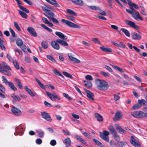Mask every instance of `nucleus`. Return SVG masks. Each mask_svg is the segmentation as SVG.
<instances>
[{"label":"nucleus","mask_w":147,"mask_h":147,"mask_svg":"<svg viewBox=\"0 0 147 147\" xmlns=\"http://www.w3.org/2000/svg\"><path fill=\"white\" fill-rule=\"evenodd\" d=\"M95 83L97 86V88L99 90H106L109 88L108 83L105 80L96 79L95 80Z\"/></svg>","instance_id":"f257e3e1"},{"label":"nucleus","mask_w":147,"mask_h":147,"mask_svg":"<svg viewBox=\"0 0 147 147\" xmlns=\"http://www.w3.org/2000/svg\"><path fill=\"white\" fill-rule=\"evenodd\" d=\"M10 67L5 62L0 63V72L6 74L8 76L11 75L9 70H11Z\"/></svg>","instance_id":"f03ea898"},{"label":"nucleus","mask_w":147,"mask_h":147,"mask_svg":"<svg viewBox=\"0 0 147 147\" xmlns=\"http://www.w3.org/2000/svg\"><path fill=\"white\" fill-rule=\"evenodd\" d=\"M145 113L140 111H137L131 113V115L137 118H142L144 117Z\"/></svg>","instance_id":"7ed1b4c3"},{"label":"nucleus","mask_w":147,"mask_h":147,"mask_svg":"<svg viewBox=\"0 0 147 147\" xmlns=\"http://www.w3.org/2000/svg\"><path fill=\"white\" fill-rule=\"evenodd\" d=\"M61 21L63 23H65L68 26L72 28H80L81 27L77 24L71 22L69 21L66 20L64 19H62Z\"/></svg>","instance_id":"20e7f679"},{"label":"nucleus","mask_w":147,"mask_h":147,"mask_svg":"<svg viewBox=\"0 0 147 147\" xmlns=\"http://www.w3.org/2000/svg\"><path fill=\"white\" fill-rule=\"evenodd\" d=\"M109 135V133L107 131H104L103 133L100 132V137L105 140L106 142H108L109 141L108 136Z\"/></svg>","instance_id":"39448f33"},{"label":"nucleus","mask_w":147,"mask_h":147,"mask_svg":"<svg viewBox=\"0 0 147 147\" xmlns=\"http://www.w3.org/2000/svg\"><path fill=\"white\" fill-rule=\"evenodd\" d=\"M124 22L126 25H128L135 29L137 30L139 28V26L136 25L134 22L131 21L125 20L124 21Z\"/></svg>","instance_id":"423d86ee"},{"label":"nucleus","mask_w":147,"mask_h":147,"mask_svg":"<svg viewBox=\"0 0 147 147\" xmlns=\"http://www.w3.org/2000/svg\"><path fill=\"white\" fill-rule=\"evenodd\" d=\"M123 116L122 113L120 111H118L113 117V120L115 121H118L122 118Z\"/></svg>","instance_id":"0eeeda50"},{"label":"nucleus","mask_w":147,"mask_h":147,"mask_svg":"<svg viewBox=\"0 0 147 147\" xmlns=\"http://www.w3.org/2000/svg\"><path fill=\"white\" fill-rule=\"evenodd\" d=\"M130 141L131 143L135 147H141L140 142L133 136H131V139Z\"/></svg>","instance_id":"6e6552de"},{"label":"nucleus","mask_w":147,"mask_h":147,"mask_svg":"<svg viewBox=\"0 0 147 147\" xmlns=\"http://www.w3.org/2000/svg\"><path fill=\"white\" fill-rule=\"evenodd\" d=\"M46 93L47 96L53 101H55V99H57L58 100H60V98L56 94H53L48 92H46Z\"/></svg>","instance_id":"1a4fd4ad"},{"label":"nucleus","mask_w":147,"mask_h":147,"mask_svg":"<svg viewBox=\"0 0 147 147\" xmlns=\"http://www.w3.org/2000/svg\"><path fill=\"white\" fill-rule=\"evenodd\" d=\"M41 115L42 118L45 119L46 121H51L52 119L49 114L47 112L44 111L41 113Z\"/></svg>","instance_id":"9d476101"},{"label":"nucleus","mask_w":147,"mask_h":147,"mask_svg":"<svg viewBox=\"0 0 147 147\" xmlns=\"http://www.w3.org/2000/svg\"><path fill=\"white\" fill-rule=\"evenodd\" d=\"M132 16L137 20H142L143 18L140 16L139 12L138 11L133 12Z\"/></svg>","instance_id":"9b49d317"},{"label":"nucleus","mask_w":147,"mask_h":147,"mask_svg":"<svg viewBox=\"0 0 147 147\" xmlns=\"http://www.w3.org/2000/svg\"><path fill=\"white\" fill-rule=\"evenodd\" d=\"M27 30L33 36L35 37L37 36V34L33 28L30 26L27 29Z\"/></svg>","instance_id":"f8f14e48"},{"label":"nucleus","mask_w":147,"mask_h":147,"mask_svg":"<svg viewBox=\"0 0 147 147\" xmlns=\"http://www.w3.org/2000/svg\"><path fill=\"white\" fill-rule=\"evenodd\" d=\"M11 110L12 113L16 115H20L22 113L20 110L15 107H13L11 109Z\"/></svg>","instance_id":"ddd939ff"},{"label":"nucleus","mask_w":147,"mask_h":147,"mask_svg":"<svg viewBox=\"0 0 147 147\" xmlns=\"http://www.w3.org/2000/svg\"><path fill=\"white\" fill-rule=\"evenodd\" d=\"M84 90L87 93V97L90 100L93 101L94 99L93 97L94 96V94L90 92V91L86 89H84Z\"/></svg>","instance_id":"4468645a"},{"label":"nucleus","mask_w":147,"mask_h":147,"mask_svg":"<svg viewBox=\"0 0 147 147\" xmlns=\"http://www.w3.org/2000/svg\"><path fill=\"white\" fill-rule=\"evenodd\" d=\"M15 132L14 133V134L16 135V134H17L18 133L20 135H22L23 134V128L20 126H18L16 128Z\"/></svg>","instance_id":"2eb2a0df"},{"label":"nucleus","mask_w":147,"mask_h":147,"mask_svg":"<svg viewBox=\"0 0 147 147\" xmlns=\"http://www.w3.org/2000/svg\"><path fill=\"white\" fill-rule=\"evenodd\" d=\"M51 45L52 47L56 50H59L60 49L59 45L56 41H52L51 42Z\"/></svg>","instance_id":"dca6fc26"},{"label":"nucleus","mask_w":147,"mask_h":147,"mask_svg":"<svg viewBox=\"0 0 147 147\" xmlns=\"http://www.w3.org/2000/svg\"><path fill=\"white\" fill-rule=\"evenodd\" d=\"M131 35L132 38L133 39L140 40L141 38V35L136 32H133L131 33Z\"/></svg>","instance_id":"f3484780"},{"label":"nucleus","mask_w":147,"mask_h":147,"mask_svg":"<svg viewBox=\"0 0 147 147\" xmlns=\"http://www.w3.org/2000/svg\"><path fill=\"white\" fill-rule=\"evenodd\" d=\"M55 34L58 36L60 38L63 40H66L67 38V37L61 32H55Z\"/></svg>","instance_id":"a211bd4d"},{"label":"nucleus","mask_w":147,"mask_h":147,"mask_svg":"<svg viewBox=\"0 0 147 147\" xmlns=\"http://www.w3.org/2000/svg\"><path fill=\"white\" fill-rule=\"evenodd\" d=\"M63 39L61 40L60 39H57L56 40V41L58 43H59L61 45L65 46H68V44Z\"/></svg>","instance_id":"6ab92c4d"},{"label":"nucleus","mask_w":147,"mask_h":147,"mask_svg":"<svg viewBox=\"0 0 147 147\" xmlns=\"http://www.w3.org/2000/svg\"><path fill=\"white\" fill-rule=\"evenodd\" d=\"M68 55L71 60L73 61L74 63H80V61L77 59L72 57L71 53L68 54Z\"/></svg>","instance_id":"aec40b11"},{"label":"nucleus","mask_w":147,"mask_h":147,"mask_svg":"<svg viewBox=\"0 0 147 147\" xmlns=\"http://www.w3.org/2000/svg\"><path fill=\"white\" fill-rule=\"evenodd\" d=\"M47 14H45V15L50 20L53 18L55 15L54 13L50 10L47 13Z\"/></svg>","instance_id":"412c9836"},{"label":"nucleus","mask_w":147,"mask_h":147,"mask_svg":"<svg viewBox=\"0 0 147 147\" xmlns=\"http://www.w3.org/2000/svg\"><path fill=\"white\" fill-rule=\"evenodd\" d=\"M100 49L102 51L105 52H112V49L110 48H107L102 46L100 47Z\"/></svg>","instance_id":"4be33fe9"},{"label":"nucleus","mask_w":147,"mask_h":147,"mask_svg":"<svg viewBox=\"0 0 147 147\" xmlns=\"http://www.w3.org/2000/svg\"><path fill=\"white\" fill-rule=\"evenodd\" d=\"M71 1L74 4L80 6H82L84 4L82 0H71Z\"/></svg>","instance_id":"5701e85b"},{"label":"nucleus","mask_w":147,"mask_h":147,"mask_svg":"<svg viewBox=\"0 0 147 147\" xmlns=\"http://www.w3.org/2000/svg\"><path fill=\"white\" fill-rule=\"evenodd\" d=\"M83 84L88 88H91L92 86V84L90 82L86 80L84 81L83 82Z\"/></svg>","instance_id":"b1692460"},{"label":"nucleus","mask_w":147,"mask_h":147,"mask_svg":"<svg viewBox=\"0 0 147 147\" xmlns=\"http://www.w3.org/2000/svg\"><path fill=\"white\" fill-rule=\"evenodd\" d=\"M94 115L98 121L99 122H101L103 121V118L99 114L96 113Z\"/></svg>","instance_id":"393cba45"},{"label":"nucleus","mask_w":147,"mask_h":147,"mask_svg":"<svg viewBox=\"0 0 147 147\" xmlns=\"http://www.w3.org/2000/svg\"><path fill=\"white\" fill-rule=\"evenodd\" d=\"M64 143L65 144L66 146H69L71 145V140L69 138H67L65 139L63 141Z\"/></svg>","instance_id":"a878e982"},{"label":"nucleus","mask_w":147,"mask_h":147,"mask_svg":"<svg viewBox=\"0 0 147 147\" xmlns=\"http://www.w3.org/2000/svg\"><path fill=\"white\" fill-rule=\"evenodd\" d=\"M25 88L26 89V91L30 95L32 96H35V95L32 91L28 88L27 86H25Z\"/></svg>","instance_id":"bb28decb"},{"label":"nucleus","mask_w":147,"mask_h":147,"mask_svg":"<svg viewBox=\"0 0 147 147\" xmlns=\"http://www.w3.org/2000/svg\"><path fill=\"white\" fill-rule=\"evenodd\" d=\"M127 144V143L125 142L121 141L117 143V146L120 147H123Z\"/></svg>","instance_id":"cd10ccee"},{"label":"nucleus","mask_w":147,"mask_h":147,"mask_svg":"<svg viewBox=\"0 0 147 147\" xmlns=\"http://www.w3.org/2000/svg\"><path fill=\"white\" fill-rule=\"evenodd\" d=\"M138 103L141 105H146L147 104L146 101L144 99H139L138 100Z\"/></svg>","instance_id":"c85d7f7f"},{"label":"nucleus","mask_w":147,"mask_h":147,"mask_svg":"<svg viewBox=\"0 0 147 147\" xmlns=\"http://www.w3.org/2000/svg\"><path fill=\"white\" fill-rule=\"evenodd\" d=\"M121 30L122 32H123L127 37H130V33L129 32L127 29L124 28H121Z\"/></svg>","instance_id":"c756f323"},{"label":"nucleus","mask_w":147,"mask_h":147,"mask_svg":"<svg viewBox=\"0 0 147 147\" xmlns=\"http://www.w3.org/2000/svg\"><path fill=\"white\" fill-rule=\"evenodd\" d=\"M8 85L11 90L14 91L17 90V88L15 86L14 84L12 82H11L10 83H9V84Z\"/></svg>","instance_id":"7c9ffc66"},{"label":"nucleus","mask_w":147,"mask_h":147,"mask_svg":"<svg viewBox=\"0 0 147 147\" xmlns=\"http://www.w3.org/2000/svg\"><path fill=\"white\" fill-rule=\"evenodd\" d=\"M41 45L42 48L45 49H46L48 48V43L46 41H42L41 43Z\"/></svg>","instance_id":"2f4dec72"},{"label":"nucleus","mask_w":147,"mask_h":147,"mask_svg":"<svg viewBox=\"0 0 147 147\" xmlns=\"http://www.w3.org/2000/svg\"><path fill=\"white\" fill-rule=\"evenodd\" d=\"M11 96V97L15 100L19 101L20 100V98L17 95H15L14 94H12Z\"/></svg>","instance_id":"473e14b6"},{"label":"nucleus","mask_w":147,"mask_h":147,"mask_svg":"<svg viewBox=\"0 0 147 147\" xmlns=\"http://www.w3.org/2000/svg\"><path fill=\"white\" fill-rule=\"evenodd\" d=\"M19 12L20 15L22 18L26 19L27 18V15L26 13L20 10L19 11Z\"/></svg>","instance_id":"72a5a7b5"},{"label":"nucleus","mask_w":147,"mask_h":147,"mask_svg":"<svg viewBox=\"0 0 147 147\" xmlns=\"http://www.w3.org/2000/svg\"><path fill=\"white\" fill-rule=\"evenodd\" d=\"M66 11L67 13L69 14L74 16L77 15V13L72 10L69 9H67Z\"/></svg>","instance_id":"f704fd0d"},{"label":"nucleus","mask_w":147,"mask_h":147,"mask_svg":"<svg viewBox=\"0 0 147 147\" xmlns=\"http://www.w3.org/2000/svg\"><path fill=\"white\" fill-rule=\"evenodd\" d=\"M90 9H91L93 10H101L98 7H96L95 6H87Z\"/></svg>","instance_id":"c9c22d12"},{"label":"nucleus","mask_w":147,"mask_h":147,"mask_svg":"<svg viewBox=\"0 0 147 147\" xmlns=\"http://www.w3.org/2000/svg\"><path fill=\"white\" fill-rule=\"evenodd\" d=\"M51 4L54 5L57 7H60L59 5L57 3L55 0H51Z\"/></svg>","instance_id":"e433bc0d"},{"label":"nucleus","mask_w":147,"mask_h":147,"mask_svg":"<svg viewBox=\"0 0 147 147\" xmlns=\"http://www.w3.org/2000/svg\"><path fill=\"white\" fill-rule=\"evenodd\" d=\"M141 107V105L138 103L136 104L131 108L132 110H136L138 109Z\"/></svg>","instance_id":"4c0bfd02"},{"label":"nucleus","mask_w":147,"mask_h":147,"mask_svg":"<svg viewBox=\"0 0 147 147\" xmlns=\"http://www.w3.org/2000/svg\"><path fill=\"white\" fill-rule=\"evenodd\" d=\"M16 42L17 45L18 46H21L23 45V41L21 39H17L16 40Z\"/></svg>","instance_id":"58836bf2"},{"label":"nucleus","mask_w":147,"mask_h":147,"mask_svg":"<svg viewBox=\"0 0 147 147\" xmlns=\"http://www.w3.org/2000/svg\"><path fill=\"white\" fill-rule=\"evenodd\" d=\"M13 62L15 68L17 69H20L19 65L16 60H15L13 61Z\"/></svg>","instance_id":"ea45409f"},{"label":"nucleus","mask_w":147,"mask_h":147,"mask_svg":"<svg viewBox=\"0 0 147 147\" xmlns=\"http://www.w3.org/2000/svg\"><path fill=\"white\" fill-rule=\"evenodd\" d=\"M112 66L113 68L115 69L116 70H117L121 72H124L122 68L117 66H115L113 65H112Z\"/></svg>","instance_id":"a19ab883"},{"label":"nucleus","mask_w":147,"mask_h":147,"mask_svg":"<svg viewBox=\"0 0 147 147\" xmlns=\"http://www.w3.org/2000/svg\"><path fill=\"white\" fill-rule=\"evenodd\" d=\"M66 17L68 20H70L73 22H74L76 20L75 18L71 16L67 15L66 16Z\"/></svg>","instance_id":"79ce46f5"},{"label":"nucleus","mask_w":147,"mask_h":147,"mask_svg":"<svg viewBox=\"0 0 147 147\" xmlns=\"http://www.w3.org/2000/svg\"><path fill=\"white\" fill-rule=\"evenodd\" d=\"M40 26H41L42 27H43V28H44L46 30H47L49 32H52V30L51 29H50L48 27L46 26L44 24H40Z\"/></svg>","instance_id":"37998d69"},{"label":"nucleus","mask_w":147,"mask_h":147,"mask_svg":"<svg viewBox=\"0 0 147 147\" xmlns=\"http://www.w3.org/2000/svg\"><path fill=\"white\" fill-rule=\"evenodd\" d=\"M63 75H64L65 76L71 79H72L73 78L72 76L67 72L65 71H63Z\"/></svg>","instance_id":"c03bdc74"},{"label":"nucleus","mask_w":147,"mask_h":147,"mask_svg":"<svg viewBox=\"0 0 147 147\" xmlns=\"http://www.w3.org/2000/svg\"><path fill=\"white\" fill-rule=\"evenodd\" d=\"M19 7L22 11H24L27 13H29V11L28 10L26 9V8L22 6L19 5Z\"/></svg>","instance_id":"a18cd8bd"},{"label":"nucleus","mask_w":147,"mask_h":147,"mask_svg":"<svg viewBox=\"0 0 147 147\" xmlns=\"http://www.w3.org/2000/svg\"><path fill=\"white\" fill-rule=\"evenodd\" d=\"M2 78L3 80V82L6 84L9 85V83H10L11 82H8L6 79V78L4 76H2Z\"/></svg>","instance_id":"49530a36"},{"label":"nucleus","mask_w":147,"mask_h":147,"mask_svg":"<svg viewBox=\"0 0 147 147\" xmlns=\"http://www.w3.org/2000/svg\"><path fill=\"white\" fill-rule=\"evenodd\" d=\"M36 132L38 134L39 137L41 138H42L44 137V133L43 131H36Z\"/></svg>","instance_id":"de8ad7c7"},{"label":"nucleus","mask_w":147,"mask_h":147,"mask_svg":"<svg viewBox=\"0 0 147 147\" xmlns=\"http://www.w3.org/2000/svg\"><path fill=\"white\" fill-rule=\"evenodd\" d=\"M53 72L56 75L59 76H61L63 78H64V76L60 73L57 70L55 69L53 70Z\"/></svg>","instance_id":"09e8293b"},{"label":"nucleus","mask_w":147,"mask_h":147,"mask_svg":"<svg viewBox=\"0 0 147 147\" xmlns=\"http://www.w3.org/2000/svg\"><path fill=\"white\" fill-rule=\"evenodd\" d=\"M14 26L16 28V29L19 31H20L21 29L20 27H19L18 24L16 22H14Z\"/></svg>","instance_id":"8fccbe9b"},{"label":"nucleus","mask_w":147,"mask_h":147,"mask_svg":"<svg viewBox=\"0 0 147 147\" xmlns=\"http://www.w3.org/2000/svg\"><path fill=\"white\" fill-rule=\"evenodd\" d=\"M47 58L49 59V60H50L51 61L54 62H56V61L55 59L53 57L51 56V55H47Z\"/></svg>","instance_id":"3c124183"},{"label":"nucleus","mask_w":147,"mask_h":147,"mask_svg":"<svg viewBox=\"0 0 147 147\" xmlns=\"http://www.w3.org/2000/svg\"><path fill=\"white\" fill-rule=\"evenodd\" d=\"M130 3L129 5V6H132L134 7L137 9H139V7L137 5L132 2Z\"/></svg>","instance_id":"603ef678"},{"label":"nucleus","mask_w":147,"mask_h":147,"mask_svg":"<svg viewBox=\"0 0 147 147\" xmlns=\"http://www.w3.org/2000/svg\"><path fill=\"white\" fill-rule=\"evenodd\" d=\"M82 134L86 137L89 138H91V136L90 134L86 132H82Z\"/></svg>","instance_id":"864d4df0"},{"label":"nucleus","mask_w":147,"mask_h":147,"mask_svg":"<svg viewBox=\"0 0 147 147\" xmlns=\"http://www.w3.org/2000/svg\"><path fill=\"white\" fill-rule=\"evenodd\" d=\"M22 49L25 52L27 53V48L25 45H23L21 47Z\"/></svg>","instance_id":"5fc2aeb1"},{"label":"nucleus","mask_w":147,"mask_h":147,"mask_svg":"<svg viewBox=\"0 0 147 147\" xmlns=\"http://www.w3.org/2000/svg\"><path fill=\"white\" fill-rule=\"evenodd\" d=\"M0 91L3 93L5 92V89L4 87L0 83Z\"/></svg>","instance_id":"6e6d98bb"},{"label":"nucleus","mask_w":147,"mask_h":147,"mask_svg":"<svg viewBox=\"0 0 147 147\" xmlns=\"http://www.w3.org/2000/svg\"><path fill=\"white\" fill-rule=\"evenodd\" d=\"M63 95L66 98L68 99L69 100H71L72 99V98L70 96H69L68 94L65 93H63Z\"/></svg>","instance_id":"4d7b16f0"},{"label":"nucleus","mask_w":147,"mask_h":147,"mask_svg":"<svg viewBox=\"0 0 147 147\" xmlns=\"http://www.w3.org/2000/svg\"><path fill=\"white\" fill-rule=\"evenodd\" d=\"M92 41L94 43L96 44H100V41L98 40L97 38H93L92 39Z\"/></svg>","instance_id":"13d9d810"},{"label":"nucleus","mask_w":147,"mask_h":147,"mask_svg":"<svg viewBox=\"0 0 147 147\" xmlns=\"http://www.w3.org/2000/svg\"><path fill=\"white\" fill-rule=\"evenodd\" d=\"M9 30L10 32L11 33L12 36L13 37H16V34L14 31L11 28H9Z\"/></svg>","instance_id":"bf43d9fd"},{"label":"nucleus","mask_w":147,"mask_h":147,"mask_svg":"<svg viewBox=\"0 0 147 147\" xmlns=\"http://www.w3.org/2000/svg\"><path fill=\"white\" fill-rule=\"evenodd\" d=\"M42 20L43 22L46 24H47L49 22L47 19L45 17H42Z\"/></svg>","instance_id":"052dcab7"},{"label":"nucleus","mask_w":147,"mask_h":147,"mask_svg":"<svg viewBox=\"0 0 147 147\" xmlns=\"http://www.w3.org/2000/svg\"><path fill=\"white\" fill-rule=\"evenodd\" d=\"M92 140L96 144L99 146L100 145V144H101V143L100 142L95 138L93 139Z\"/></svg>","instance_id":"680f3d73"},{"label":"nucleus","mask_w":147,"mask_h":147,"mask_svg":"<svg viewBox=\"0 0 147 147\" xmlns=\"http://www.w3.org/2000/svg\"><path fill=\"white\" fill-rule=\"evenodd\" d=\"M120 98L119 96L116 94H115L114 95V99L115 101H117Z\"/></svg>","instance_id":"e2e57ef3"},{"label":"nucleus","mask_w":147,"mask_h":147,"mask_svg":"<svg viewBox=\"0 0 147 147\" xmlns=\"http://www.w3.org/2000/svg\"><path fill=\"white\" fill-rule=\"evenodd\" d=\"M101 74L104 76L106 77L109 76V73H106L103 71H100Z\"/></svg>","instance_id":"0e129e2a"},{"label":"nucleus","mask_w":147,"mask_h":147,"mask_svg":"<svg viewBox=\"0 0 147 147\" xmlns=\"http://www.w3.org/2000/svg\"><path fill=\"white\" fill-rule=\"evenodd\" d=\"M85 78L87 80L90 81L92 80H93V78L92 76L90 75H86L85 76Z\"/></svg>","instance_id":"69168bd1"},{"label":"nucleus","mask_w":147,"mask_h":147,"mask_svg":"<svg viewBox=\"0 0 147 147\" xmlns=\"http://www.w3.org/2000/svg\"><path fill=\"white\" fill-rule=\"evenodd\" d=\"M50 144L52 146H54L56 144V142L55 140H53L51 141Z\"/></svg>","instance_id":"338daca9"},{"label":"nucleus","mask_w":147,"mask_h":147,"mask_svg":"<svg viewBox=\"0 0 147 147\" xmlns=\"http://www.w3.org/2000/svg\"><path fill=\"white\" fill-rule=\"evenodd\" d=\"M50 20L52 21L53 22L55 23L56 24H58L59 23V22L58 20L55 18H53Z\"/></svg>","instance_id":"774afa93"}]
</instances>
